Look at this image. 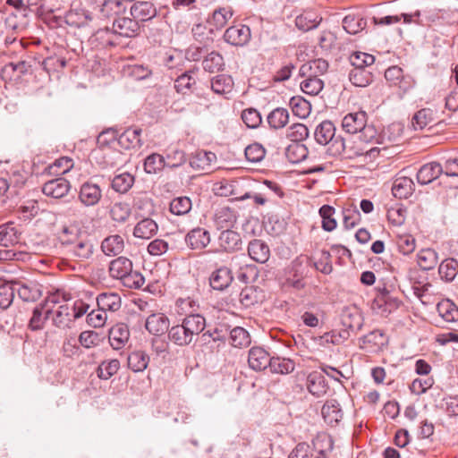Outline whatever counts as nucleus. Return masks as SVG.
<instances>
[{"label": "nucleus", "mask_w": 458, "mask_h": 458, "mask_svg": "<svg viewBox=\"0 0 458 458\" xmlns=\"http://www.w3.org/2000/svg\"><path fill=\"white\" fill-rule=\"evenodd\" d=\"M72 300V294L62 290L50 293L43 301L47 317H50L52 324L59 329L72 328L76 319L86 314L89 305L77 301L72 306L67 301Z\"/></svg>", "instance_id": "obj_1"}, {"label": "nucleus", "mask_w": 458, "mask_h": 458, "mask_svg": "<svg viewBox=\"0 0 458 458\" xmlns=\"http://www.w3.org/2000/svg\"><path fill=\"white\" fill-rule=\"evenodd\" d=\"M206 320L199 314L184 317L181 324L174 326L168 331L169 339L179 346L189 345L204 330Z\"/></svg>", "instance_id": "obj_2"}, {"label": "nucleus", "mask_w": 458, "mask_h": 458, "mask_svg": "<svg viewBox=\"0 0 458 458\" xmlns=\"http://www.w3.org/2000/svg\"><path fill=\"white\" fill-rule=\"evenodd\" d=\"M342 127L350 134L362 132L365 140L376 136L375 129L367 125V114L363 111L346 114L342 121Z\"/></svg>", "instance_id": "obj_3"}, {"label": "nucleus", "mask_w": 458, "mask_h": 458, "mask_svg": "<svg viewBox=\"0 0 458 458\" xmlns=\"http://www.w3.org/2000/svg\"><path fill=\"white\" fill-rule=\"evenodd\" d=\"M403 304L402 301L386 287L377 288L372 302V308L386 316L396 310Z\"/></svg>", "instance_id": "obj_4"}, {"label": "nucleus", "mask_w": 458, "mask_h": 458, "mask_svg": "<svg viewBox=\"0 0 458 458\" xmlns=\"http://www.w3.org/2000/svg\"><path fill=\"white\" fill-rule=\"evenodd\" d=\"M102 189L91 181L83 182L79 191V201L86 208L97 206L102 199Z\"/></svg>", "instance_id": "obj_5"}, {"label": "nucleus", "mask_w": 458, "mask_h": 458, "mask_svg": "<svg viewBox=\"0 0 458 458\" xmlns=\"http://www.w3.org/2000/svg\"><path fill=\"white\" fill-rule=\"evenodd\" d=\"M94 247L93 242L85 233L76 242L69 247V253L75 260L85 261L92 257Z\"/></svg>", "instance_id": "obj_6"}, {"label": "nucleus", "mask_w": 458, "mask_h": 458, "mask_svg": "<svg viewBox=\"0 0 458 458\" xmlns=\"http://www.w3.org/2000/svg\"><path fill=\"white\" fill-rule=\"evenodd\" d=\"M113 30L117 35V38H133L138 35L140 25L138 21L132 17H115L113 21Z\"/></svg>", "instance_id": "obj_7"}, {"label": "nucleus", "mask_w": 458, "mask_h": 458, "mask_svg": "<svg viewBox=\"0 0 458 458\" xmlns=\"http://www.w3.org/2000/svg\"><path fill=\"white\" fill-rule=\"evenodd\" d=\"M224 38L231 45L243 46L250 38V30L245 25L232 26L225 30Z\"/></svg>", "instance_id": "obj_8"}, {"label": "nucleus", "mask_w": 458, "mask_h": 458, "mask_svg": "<svg viewBox=\"0 0 458 458\" xmlns=\"http://www.w3.org/2000/svg\"><path fill=\"white\" fill-rule=\"evenodd\" d=\"M71 188L69 181L65 178L58 177L47 182L42 188V191L45 195L60 199L67 195Z\"/></svg>", "instance_id": "obj_9"}, {"label": "nucleus", "mask_w": 458, "mask_h": 458, "mask_svg": "<svg viewBox=\"0 0 458 458\" xmlns=\"http://www.w3.org/2000/svg\"><path fill=\"white\" fill-rule=\"evenodd\" d=\"M130 338V331L125 324H116L109 330L108 340L114 350H120L125 346Z\"/></svg>", "instance_id": "obj_10"}, {"label": "nucleus", "mask_w": 458, "mask_h": 458, "mask_svg": "<svg viewBox=\"0 0 458 458\" xmlns=\"http://www.w3.org/2000/svg\"><path fill=\"white\" fill-rule=\"evenodd\" d=\"M271 359L263 348L252 347L249 352L248 363L250 369L259 371L269 367Z\"/></svg>", "instance_id": "obj_11"}, {"label": "nucleus", "mask_w": 458, "mask_h": 458, "mask_svg": "<svg viewBox=\"0 0 458 458\" xmlns=\"http://www.w3.org/2000/svg\"><path fill=\"white\" fill-rule=\"evenodd\" d=\"M185 242L192 250H202L210 242L209 232L200 227L194 228L186 234Z\"/></svg>", "instance_id": "obj_12"}, {"label": "nucleus", "mask_w": 458, "mask_h": 458, "mask_svg": "<svg viewBox=\"0 0 458 458\" xmlns=\"http://www.w3.org/2000/svg\"><path fill=\"white\" fill-rule=\"evenodd\" d=\"M145 327L150 334L161 335L168 330L169 319L163 313L151 314L146 320Z\"/></svg>", "instance_id": "obj_13"}, {"label": "nucleus", "mask_w": 458, "mask_h": 458, "mask_svg": "<svg viewBox=\"0 0 458 458\" xmlns=\"http://www.w3.org/2000/svg\"><path fill=\"white\" fill-rule=\"evenodd\" d=\"M220 247L227 252H233L242 248L241 235L233 230H224L218 238Z\"/></svg>", "instance_id": "obj_14"}, {"label": "nucleus", "mask_w": 458, "mask_h": 458, "mask_svg": "<svg viewBox=\"0 0 458 458\" xmlns=\"http://www.w3.org/2000/svg\"><path fill=\"white\" fill-rule=\"evenodd\" d=\"M443 172L444 169L439 163H428L420 168L417 174V180L420 184H428L438 178Z\"/></svg>", "instance_id": "obj_15"}, {"label": "nucleus", "mask_w": 458, "mask_h": 458, "mask_svg": "<svg viewBox=\"0 0 458 458\" xmlns=\"http://www.w3.org/2000/svg\"><path fill=\"white\" fill-rule=\"evenodd\" d=\"M328 69V63L321 58L311 60L303 64L300 70L299 74L301 77H317L324 74Z\"/></svg>", "instance_id": "obj_16"}, {"label": "nucleus", "mask_w": 458, "mask_h": 458, "mask_svg": "<svg viewBox=\"0 0 458 458\" xmlns=\"http://www.w3.org/2000/svg\"><path fill=\"white\" fill-rule=\"evenodd\" d=\"M233 281L231 270L226 267H222L214 271L209 277L210 286L214 290L223 291L227 288Z\"/></svg>", "instance_id": "obj_17"}, {"label": "nucleus", "mask_w": 458, "mask_h": 458, "mask_svg": "<svg viewBox=\"0 0 458 458\" xmlns=\"http://www.w3.org/2000/svg\"><path fill=\"white\" fill-rule=\"evenodd\" d=\"M140 128H128L118 137V144L124 149L140 148L142 145Z\"/></svg>", "instance_id": "obj_18"}, {"label": "nucleus", "mask_w": 458, "mask_h": 458, "mask_svg": "<svg viewBox=\"0 0 458 458\" xmlns=\"http://www.w3.org/2000/svg\"><path fill=\"white\" fill-rule=\"evenodd\" d=\"M157 13L156 8L150 2L139 1L131 7V15L139 22L153 18Z\"/></svg>", "instance_id": "obj_19"}, {"label": "nucleus", "mask_w": 458, "mask_h": 458, "mask_svg": "<svg viewBox=\"0 0 458 458\" xmlns=\"http://www.w3.org/2000/svg\"><path fill=\"white\" fill-rule=\"evenodd\" d=\"M98 308L106 311L115 312L122 305V300L116 293H102L97 297Z\"/></svg>", "instance_id": "obj_20"}, {"label": "nucleus", "mask_w": 458, "mask_h": 458, "mask_svg": "<svg viewBox=\"0 0 458 458\" xmlns=\"http://www.w3.org/2000/svg\"><path fill=\"white\" fill-rule=\"evenodd\" d=\"M342 324L344 327L349 328L352 334L356 335L363 326V318L358 310L348 309L343 313Z\"/></svg>", "instance_id": "obj_21"}, {"label": "nucleus", "mask_w": 458, "mask_h": 458, "mask_svg": "<svg viewBox=\"0 0 458 458\" xmlns=\"http://www.w3.org/2000/svg\"><path fill=\"white\" fill-rule=\"evenodd\" d=\"M248 253L256 262L265 263L269 259L270 250L265 242L256 239L249 243Z\"/></svg>", "instance_id": "obj_22"}, {"label": "nucleus", "mask_w": 458, "mask_h": 458, "mask_svg": "<svg viewBox=\"0 0 458 458\" xmlns=\"http://www.w3.org/2000/svg\"><path fill=\"white\" fill-rule=\"evenodd\" d=\"M84 234L85 233L75 225H64L58 233V240L62 245L69 248Z\"/></svg>", "instance_id": "obj_23"}, {"label": "nucleus", "mask_w": 458, "mask_h": 458, "mask_svg": "<svg viewBox=\"0 0 458 458\" xmlns=\"http://www.w3.org/2000/svg\"><path fill=\"white\" fill-rule=\"evenodd\" d=\"M436 120V111L431 108H422L414 114L411 120V125L414 130H422L426 126L435 123Z\"/></svg>", "instance_id": "obj_24"}, {"label": "nucleus", "mask_w": 458, "mask_h": 458, "mask_svg": "<svg viewBox=\"0 0 458 458\" xmlns=\"http://www.w3.org/2000/svg\"><path fill=\"white\" fill-rule=\"evenodd\" d=\"M132 262L125 257H119L111 261L109 273L113 278L121 280L128 272H131Z\"/></svg>", "instance_id": "obj_25"}, {"label": "nucleus", "mask_w": 458, "mask_h": 458, "mask_svg": "<svg viewBox=\"0 0 458 458\" xmlns=\"http://www.w3.org/2000/svg\"><path fill=\"white\" fill-rule=\"evenodd\" d=\"M157 224L151 218L140 220L133 229V235L140 239H150L157 232Z\"/></svg>", "instance_id": "obj_26"}, {"label": "nucleus", "mask_w": 458, "mask_h": 458, "mask_svg": "<svg viewBox=\"0 0 458 458\" xmlns=\"http://www.w3.org/2000/svg\"><path fill=\"white\" fill-rule=\"evenodd\" d=\"M321 412L325 421L331 425L337 423L343 417L340 404L335 399L327 401L322 407Z\"/></svg>", "instance_id": "obj_27"}, {"label": "nucleus", "mask_w": 458, "mask_h": 458, "mask_svg": "<svg viewBox=\"0 0 458 458\" xmlns=\"http://www.w3.org/2000/svg\"><path fill=\"white\" fill-rule=\"evenodd\" d=\"M335 127L330 121H323L315 130V140L320 145H327L335 137Z\"/></svg>", "instance_id": "obj_28"}, {"label": "nucleus", "mask_w": 458, "mask_h": 458, "mask_svg": "<svg viewBox=\"0 0 458 458\" xmlns=\"http://www.w3.org/2000/svg\"><path fill=\"white\" fill-rule=\"evenodd\" d=\"M92 42H98L101 47H114L120 44L117 35L114 30L108 28L98 30L92 37Z\"/></svg>", "instance_id": "obj_29"}, {"label": "nucleus", "mask_w": 458, "mask_h": 458, "mask_svg": "<svg viewBox=\"0 0 458 458\" xmlns=\"http://www.w3.org/2000/svg\"><path fill=\"white\" fill-rule=\"evenodd\" d=\"M215 221L220 228L232 227L237 221L236 211L229 207H222L216 210Z\"/></svg>", "instance_id": "obj_30"}, {"label": "nucleus", "mask_w": 458, "mask_h": 458, "mask_svg": "<svg viewBox=\"0 0 458 458\" xmlns=\"http://www.w3.org/2000/svg\"><path fill=\"white\" fill-rule=\"evenodd\" d=\"M414 182L408 177L396 178L393 183L392 192L395 198L406 199L413 192Z\"/></svg>", "instance_id": "obj_31"}, {"label": "nucleus", "mask_w": 458, "mask_h": 458, "mask_svg": "<svg viewBox=\"0 0 458 458\" xmlns=\"http://www.w3.org/2000/svg\"><path fill=\"white\" fill-rule=\"evenodd\" d=\"M123 239L118 234L106 237L101 243V249L107 256H116L123 250Z\"/></svg>", "instance_id": "obj_32"}, {"label": "nucleus", "mask_w": 458, "mask_h": 458, "mask_svg": "<svg viewBox=\"0 0 458 458\" xmlns=\"http://www.w3.org/2000/svg\"><path fill=\"white\" fill-rule=\"evenodd\" d=\"M19 242V232L13 223L0 225V245L11 247Z\"/></svg>", "instance_id": "obj_33"}, {"label": "nucleus", "mask_w": 458, "mask_h": 458, "mask_svg": "<svg viewBox=\"0 0 458 458\" xmlns=\"http://www.w3.org/2000/svg\"><path fill=\"white\" fill-rule=\"evenodd\" d=\"M269 126L275 130L284 128L289 122V112L283 107H277L271 111L267 115Z\"/></svg>", "instance_id": "obj_34"}, {"label": "nucleus", "mask_w": 458, "mask_h": 458, "mask_svg": "<svg viewBox=\"0 0 458 458\" xmlns=\"http://www.w3.org/2000/svg\"><path fill=\"white\" fill-rule=\"evenodd\" d=\"M13 285L19 297L24 301H35L41 295V291L36 284H21L19 283H13Z\"/></svg>", "instance_id": "obj_35"}, {"label": "nucleus", "mask_w": 458, "mask_h": 458, "mask_svg": "<svg viewBox=\"0 0 458 458\" xmlns=\"http://www.w3.org/2000/svg\"><path fill=\"white\" fill-rule=\"evenodd\" d=\"M233 87V81L231 76L226 74H219L215 76L211 81L212 90L220 95L230 93Z\"/></svg>", "instance_id": "obj_36"}, {"label": "nucleus", "mask_w": 458, "mask_h": 458, "mask_svg": "<svg viewBox=\"0 0 458 458\" xmlns=\"http://www.w3.org/2000/svg\"><path fill=\"white\" fill-rule=\"evenodd\" d=\"M438 273L442 279L452 282L458 274V261L455 259H446L439 266Z\"/></svg>", "instance_id": "obj_37"}, {"label": "nucleus", "mask_w": 458, "mask_h": 458, "mask_svg": "<svg viewBox=\"0 0 458 458\" xmlns=\"http://www.w3.org/2000/svg\"><path fill=\"white\" fill-rule=\"evenodd\" d=\"M134 177L129 173H122L112 180V189L119 193H126L133 185Z\"/></svg>", "instance_id": "obj_38"}, {"label": "nucleus", "mask_w": 458, "mask_h": 458, "mask_svg": "<svg viewBox=\"0 0 458 458\" xmlns=\"http://www.w3.org/2000/svg\"><path fill=\"white\" fill-rule=\"evenodd\" d=\"M367 26L365 19L359 15H347L343 20V28L349 34H357L363 30Z\"/></svg>", "instance_id": "obj_39"}, {"label": "nucleus", "mask_w": 458, "mask_h": 458, "mask_svg": "<svg viewBox=\"0 0 458 458\" xmlns=\"http://www.w3.org/2000/svg\"><path fill=\"white\" fill-rule=\"evenodd\" d=\"M439 315L446 322H455L458 320V308L449 300L442 301L437 304Z\"/></svg>", "instance_id": "obj_40"}, {"label": "nucleus", "mask_w": 458, "mask_h": 458, "mask_svg": "<svg viewBox=\"0 0 458 458\" xmlns=\"http://www.w3.org/2000/svg\"><path fill=\"white\" fill-rule=\"evenodd\" d=\"M127 360L128 367L131 370L134 372H141L148 367L149 358L144 352L137 351L131 352L128 356Z\"/></svg>", "instance_id": "obj_41"}, {"label": "nucleus", "mask_w": 458, "mask_h": 458, "mask_svg": "<svg viewBox=\"0 0 458 458\" xmlns=\"http://www.w3.org/2000/svg\"><path fill=\"white\" fill-rule=\"evenodd\" d=\"M232 16L233 13L229 8L221 7L213 12L212 17L208 21V22L216 30H220L226 25Z\"/></svg>", "instance_id": "obj_42"}, {"label": "nucleus", "mask_w": 458, "mask_h": 458, "mask_svg": "<svg viewBox=\"0 0 458 458\" xmlns=\"http://www.w3.org/2000/svg\"><path fill=\"white\" fill-rule=\"evenodd\" d=\"M320 21L321 18L316 14L312 13H304L296 17L295 25L299 30L308 31L317 28Z\"/></svg>", "instance_id": "obj_43"}, {"label": "nucleus", "mask_w": 458, "mask_h": 458, "mask_svg": "<svg viewBox=\"0 0 458 458\" xmlns=\"http://www.w3.org/2000/svg\"><path fill=\"white\" fill-rule=\"evenodd\" d=\"M350 81L357 87H367L373 81V75L366 69H352L349 72Z\"/></svg>", "instance_id": "obj_44"}, {"label": "nucleus", "mask_w": 458, "mask_h": 458, "mask_svg": "<svg viewBox=\"0 0 458 458\" xmlns=\"http://www.w3.org/2000/svg\"><path fill=\"white\" fill-rule=\"evenodd\" d=\"M285 156L291 163H300L307 157L308 149L301 143H292L286 148Z\"/></svg>", "instance_id": "obj_45"}, {"label": "nucleus", "mask_w": 458, "mask_h": 458, "mask_svg": "<svg viewBox=\"0 0 458 458\" xmlns=\"http://www.w3.org/2000/svg\"><path fill=\"white\" fill-rule=\"evenodd\" d=\"M418 264L423 270H430L437 264V253L432 249L421 250L418 253Z\"/></svg>", "instance_id": "obj_46"}, {"label": "nucleus", "mask_w": 458, "mask_h": 458, "mask_svg": "<svg viewBox=\"0 0 458 458\" xmlns=\"http://www.w3.org/2000/svg\"><path fill=\"white\" fill-rule=\"evenodd\" d=\"M268 368L272 373L288 374L293 371L294 362L290 359L273 357Z\"/></svg>", "instance_id": "obj_47"}, {"label": "nucleus", "mask_w": 458, "mask_h": 458, "mask_svg": "<svg viewBox=\"0 0 458 458\" xmlns=\"http://www.w3.org/2000/svg\"><path fill=\"white\" fill-rule=\"evenodd\" d=\"M385 343V335L380 330H373L360 338V347L363 349L368 347L379 348L380 346L384 345Z\"/></svg>", "instance_id": "obj_48"}, {"label": "nucleus", "mask_w": 458, "mask_h": 458, "mask_svg": "<svg viewBox=\"0 0 458 458\" xmlns=\"http://www.w3.org/2000/svg\"><path fill=\"white\" fill-rule=\"evenodd\" d=\"M230 343L234 347H245L250 344V337L244 328L236 327L230 332Z\"/></svg>", "instance_id": "obj_49"}, {"label": "nucleus", "mask_w": 458, "mask_h": 458, "mask_svg": "<svg viewBox=\"0 0 458 458\" xmlns=\"http://www.w3.org/2000/svg\"><path fill=\"white\" fill-rule=\"evenodd\" d=\"M335 208L328 205H324L319 208V215L322 218V228L327 232H331L336 228V220L333 217Z\"/></svg>", "instance_id": "obj_50"}, {"label": "nucleus", "mask_w": 458, "mask_h": 458, "mask_svg": "<svg viewBox=\"0 0 458 458\" xmlns=\"http://www.w3.org/2000/svg\"><path fill=\"white\" fill-rule=\"evenodd\" d=\"M306 79L301 82V90L308 95H318L324 87V82L317 77H305Z\"/></svg>", "instance_id": "obj_51"}, {"label": "nucleus", "mask_w": 458, "mask_h": 458, "mask_svg": "<svg viewBox=\"0 0 458 458\" xmlns=\"http://www.w3.org/2000/svg\"><path fill=\"white\" fill-rule=\"evenodd\" d=\"M202 65L205 71L216 72L220 71L224 66V58L220 54L211 52L205 57Z\"/></svg>", "instance_id": "obj_52"}, {"label": "nucleus", "mask_w": 458, "mask_h": 458, "mask_svg": "<svg viewBox=\"0 0 458 458\" xmlns=\"http://www.w3.org/2000/svg\"><path fill=\"white\" fill-rule=\"evenodd\" d=\"M191 209V200L188 197L174 198L170 203V211L176 216H183Z\"/></svg>", "instance_id": "obj_53"}, {"label": "nucleus", "mask_w": 458, "mask_h": 458, "mask_svg": "<svg viewBox=\"0 0 458 458\" xmlns=\"http://www.w3.org/2000/svg\"><path fill=\"white\" fill-rule=\"evenodd\" d=\"M350 62L353 66L352 69H366L372 65L375 62V57L372 55L363 53V52H355L351 55Z\"/></svg>", "instance_id": "obj_54"}, {"label": "nucleus", "mask_w": 458, "mask_h": 458, "mask_svg": "<svg viewBox=\"0 0 458 458\" xmlns=\"http://www.w3.org/2000/svg\"><path fill=\"white\" fill-rule=\"evenodd\" d=\"M119 368L120 362L116 359L103 361L98 368V376L101 379L107 380L117 373Z\"/></svg>", "instance_id": "obj_55"}, {"label": "nucleus", "mask_w": 458, "mask_h": 458, "mask_svg": "<svg viewBox=\"0 0 458 458\" xmlns=\"http://www.w3.org/2000/svg\"><path fill=\"white\" fill-rule=\"evenodd\" d=\"M110 215L113 220L123 223L131 215L130 205L125 202H116L112 206Z\"/></svg>", "instance_id": "obj_56"}, {"label": "nucleus", "mask_w": 458, "mask_h": 458, "mask_svg": "<svg viewBox=\"0 0 458 458\" xmlns=\"http://www.w3.org/2000/svg\"><path fill=\"white\" fill-rule=\"evenodd\" d=\"M165 165V157L157 153L149 155L144 162V169L148 174H155Z\"/></svg>", "instance_id": "obj_57"}, {"label": "nucleus", "mask_w": 458, "mask_h": 458, "mask_svg": "<svg viewBox=\"0 0 458 458\" xmlns=\"http://www.w3.org/2000/svg\"><path fill=\"white\" fill-rule=\"evenodd\" d=\"M308 389L310 394L315 396H321L326 394L327 386L325 383V379L320 375H312L309 377Z\"/></svg>", "instance_id": "obj_58"}, {"label": "nucleus", "mask_w": 458, "mask_h": 458, "mask_svg": "<svg viewBox=\"0 0 458 458\" xmlns=\"http://www.w3.org/2000/svg\"><path fill=\"white\" fill-rule=\"evenodd\" d=\"M286 136L293 143H301L309 136V130L302 123H293L287 130Z\"/></svg>", "instance_id": "obj_59"}, {"label": "nucleus", "mask_w": 458, "mask_h": 458, "mask_svg": "<svg viewBox=\"0 0 458 458\" xmlns=\"http://www.w3.org/2000/svg\"><path fill=\"white\" fill-rule=\"evenodd\" d=\"M123 286L130 289H140L145 283L144 276L138 271L128 272L122 279Z\"/></svg>", "instance_id": "obj_60"}, {"label": "nucleus", "mask_w": 458, "mask_h": 458, "mask_svg": "<svg viewBox=\"0 0 458 458\" xmlns=\"http://www.w3.org/2000/svg\"><path fill=\"white\" fill-rule=\"evenodd\" d=\"M215 158L216 156L214 153L199 151L190 159V165L193 168L205 169L206 166L210 165L212 160Z\"/></svg>", "instance_id": "obj_61"}, {"label": "nucleus", "mask_w": 458, "mask_h": 458, "mask_svg": "<svg viewBox=\"0 0 458 458\" xmlns=\"http://www.w3.org/2000/svg\"><path fill=\"white\" fill-rule=\"evenodd\" d=\"M48 318H50V317H47V313H45V309L43 308L42 302L39 306L34 309L29 327L32 330H39L43 328L46 320Z\"/></svg>", "instance_id": "obj_62"}, {"label": "nucleus", "mask_w": 458, "mask_h": 458, "mask_svg": "<svg viewBox=\"0 0 458 458\" xmlns=\"http://www.w3.org/2000/svg\"><path fill=\"white\" fill-rule=\"evenodd\" d=\"M15 287L13 284L4 283L0 285V308L7 309L13 301Z\"/></svg>", "instance_id": "obj_63"}, {"label": "nucleus", "mask_w": 458, "mask_h": 458, "mask_svg": "<svg viewBox=\"0 0 458 458\" xmlns=\"http://www.w3.org/2000/svg\"><path fill=\"white\" fill-rule=\"evenodd\" d=\"M344 225L346 229L353 228L360 221V213L355 206L343 210Z\"/></svg>", "instance_id": "obj_64"}]
</instances>
